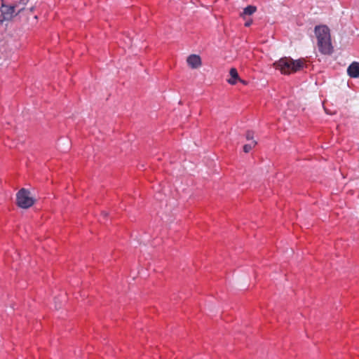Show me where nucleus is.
<instances>
[{
	"label": "nucleus",
	"instance_id": "0eeeda50",
	"mask_svg": "<svg viewBox=\"0 0 359 359\" xmlns=\"http://www.w3.org/2000/svg\"><path fill=\"white\" fill-rule=\"evenodd\" d=\"M231 78L227 80V82L231 85H234L240 80L237 70L235 68H231L229 71Z\"/></svg>",
	"mask_w": 359,
	"mask_h": 359
},
{
	"label": "nucleus",
	"instance_id": "f8f14e48",
	"mask_svg": "<svg viewBox=\"0 0 359 359\" xmlns=\"http://www.w3.org/2000/svg\"><path fill=\"white\" fill-rule=\"evenodd\" d=\"M238 81H239L240 82H241L242 83L245 84V85L247 83L244 80H242V79H240V80H238Z\"/></svg>",
	"mask_w": 359,
	"mask_h": 359
},
{
	"label": "nucleus",
	"instance_id": "f257e3e1",
	"mask_svg": "<svg viewBox=\"0 0 359 359\" xmlns=\"http://www.w3.org/2000/svg\"><path fill=\"white\" fill-rule=\"evenodd\" d=\"M35 8V4L30 3L29 0H13L11 5L2 2L0 8V22L10 20L14 17L28 20L29 16L32 14Z\"/></svg>",
	"mask_w": 359,
	"mask_h": 359
},
{
	"label": "nucleus",
	"instance_id": "1a4fd4ad",
	"mask_svg": "<svg viewBox=\"0 0 359 359\" xmlns=\"http://www.w3.org/2000/svg\"><path fill=\"white\" fill-rule=\"evenodd\" d=\"M257 11V8L254 6H247L244 11L243 14L244 15H252Z\"/></svg>",
	"mask_w": 359,
	"mask_h": 359
},
{
	"label": "nucleus",
	"instance_id": "6e6552de",
	"mask_svg": "<svg viewBox=\"0 0 359 359\" xmlns=\"http://www.w3.org/2000/svg\"><path fill=\"white\" fill-rule=\"evenodd\" d=\"M257 142L256 140H252L249 144H246L243 146V151L245 153L250 152L256 145Z\"/></svg>",
	"mask_w": 359,
	"mask_h": 359
},
{
	"label": "nucleus",
	"instance_id": "7ed1b4c3",
	"mask_svg": "<svg viewBox=\"0 0 359 359\" xmlns=\"http://www.w3.org/2000/svg\"><path fill=\"white\" fill-rule=\"evenodd\" d=\"M315 34L318 40L319 50L325 55L331 54L332 46L330 29L326 25H319L315 27Z\"/></svg>",
	"mask_w": 359,
	"mask_h": 359
},
{
	"label": "nucleus",
	"instance_id": "f03ea898",
	"mask_svg": "<svg viewBox=\"0 0 359 359\" xmlns=\"http://www.w3.org/2000/svg\"><path fill=\"white\" fill-rule=\"evenodd\" d=\"M305 65L304 59L293 60L290 57H282L273 64L276 69L284 74H290L300 71Z\"/></svg>",
	"mask_w": 359,
	"mask_h": 359
},
{
	"label": "nucleus",
	"instance_id": "20e7f679",
	"mask_svg": "<svg viewBox=\"0 0 359 359\" xmlns=\"http://www.w3.org/2000/svg\"><path fill=\"white\" fill-rule=\"evenodd\" d=\"M17 205L24 209L32 207L35 202L30 192L26 189H21L16 194Z\"/></svg>",
	"mask_w": 359,
	"mask_h": 359
},
{
	"label": "nucleus",
	"instance_id": "9d476101",
	"mask_svg": "<svg viewBox=\"0 0 359 359\" xmlns=\"http://www.w3.org/2000/svg\"><path fill=\"white\" fill-rule=\"evenodd\" d=\"M246 140L252 142L254 140V133L252 131H248L245 134Z\"/></svg>",
	"mask_w": 359,
	"mask_h": 359
},
{
	"label": "nucleus",
	"instance_id": "9b49d317",
	"mask_svg": "<svg viewBox=\"0 0 359 359\" xmlns=\"http://www.w3.org/2000/svg\"><path fill=\"white\" fill-rule=\"evenodd\" d=\"M252 20H249L245 23V26L249 27L252 24Z\"/></svg>",
	"mask_w": 359,
	"mask_h": 359
},
{
	"label": "nucleus",
	"instance_id": "39448f33",
	"mask_svg": "<svg viewBox=\"0 0 359 359\" xmlns=\"http://www.w3.org/2000/svg\"><path fill=\"white\" fill-rule=\"evenodd\" d=\"M188 65L192 69H198L202 65L201 58L198 55L191 54L187 58Z\"/></svg>",
	"mask_w": 359,
	"mask_h": 359
},
{
	"label": "nucleus",
	"instance_id": "ddd939ff",
	"mask_svg": "<svg viewBox=\"0 0 359 359\" xmlns=\"http://www.w3.org/2000/svg\"><path fill=\"white\" fill-rule=\"evenodd\" d=\"M34 18L36 20H37V19H38L37 15H34Z\"/></svg>",
	"mask_w": 359,
	"mask_h": 359
},
{
	"label": "nucleus",
	"instance_id": "423d86ee",
	"mask_svg": "<svg viewBox=\"0 0 359 359\" xmlns=\"http://www.w3.org/2000/svg\"><path fill=\"white\" fill-rule=\"evenodd\" d=\"M348 74L351 78L359 77V62H354L350 65L347 69Z\"/></svg>",
	"mask_w": 359,
	"mask_h": 359
}]
</instances>
